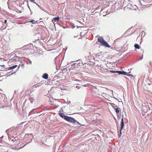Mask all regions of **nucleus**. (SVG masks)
<instances>
[{
  "label": "nucleus",
  "mask_w": 152,
  "mask_h": 152,
  "mask_svg": "<svg viewBox=\"0 0 152 152\" xmlns=\"http://www.w3.org/2000/svg\"><path fill=\"white\" fill-rule=\"evenodd\" d=\"M65 120L69 123H72L73 124H74L75 121H76V120L74 118L68 116H67Z\"/></svg>",
  "instance_id": "obj_1"
},
{
  "label": "nucleus",
  "mask_w": 152,
  "mask_h": 152,
  "mask_svg": "<svg viewBox=\"0 0 152 152\" xmlns=\"http://www.w3.org/2000/svg\"><path fill=\"white\" fill-rule=\"evenodd\" d=\"M110 104L113 107L115 110L116 113L117 114L119 113L121 109L114 104L113 103H110Z\"/></svg>",
  "instance_id": "obj_2"
},
{
  "label": "nucleus",
  "mask_w": 152,
  "mask_h": 152,
  "mask_svg": "<svg viewBox=\"0 0 152 152\" xmlns=\"http://www.w3.org/2000/svg\"><path fill=\"white\" fill-rule=\"evenodd\" d=\"M150 109L149 107H147L144 106L142 107V111L144 113H147L149 111H150Z\"/></svg>",
  "instance_id": "obj_3"
},
{
  "label": "nucleus",
  "mask_w": 152,
  "mask_h": 152,
  "mask_svg": "<svg viewBox=\"0 0 152 152\" xmlns=\"http://www.w3.org/2000/svg\"><path fill=\"white\" fill-rule=\"evenodd\" d=\"M123 118H124V116H123V115L122 118H121V120L120 130H122V129H123V128L124 127V121H123Z\"/></svg>",
  "instance_id": "obj_4"
},
{
  "label": "nucleus",
  "mask_w": 152,
  "mask_h": 152,
  "mask_svg": "<svg viewBox=\"0 0 152 152\" xmlns=\"http://www.w3.org/2000/svg\"><path fill=\"white\" fill-rule=\"evenodd\" d=\"M59 115L61 117L65 120L67 116L63 113H59Z\"/></svg>",
  "instance_id": "obj_5"
},
{
  "label": "nucleus",
  "mask_w": 152,
  "mask_h": 152,
  "mask_svg": "<svg viewBox=\"0 0 152 152\" xmlns=\"http://www.w3.org/2000/svg\"><path fill=\"white\" fill-rule=\"evenodd\" d=\"M97 40L99 42L101 43L102 45L103 44L104 42L105 41L103 38L102 37H99L98 38Z\"/></svg>",
  "instance_id": "obj_6"
},
{
  "label": "nucleus",
  "mask_w": 152,
  "mask_h": 152,
  "mask_svg": "<svg viewBox=\"0 0 152 152\" xmlns=\"http://www.w3.org/2000/svg\"><path fill=\"white\" fill-rule=\"evenodd\" d=\"M117 73H118L119 75H125V74H126V73L125 71H116Z\"/></svg>",
  "instance_id": "obj_7"
},
{
  "label": "nucleus",
  "mask_w": 152,
  "mask_h": 152,
  "mask_svg": "<svg viewBox=\"0 0 152 152\" xmlns=\"http://www.w3.org/2000/svg\"><path fill=\"white\" fill-rule=\"evenodd\" d=\"M19 57L15 56L12 58V60L13 61H19Z\"/></svg>",
  "instance_id": "obj_8"
},
{
  "label": "nucleus",
  "mask_w": 152,
  "mask_h": 152,
  "mask_svg": "<svg viewBox=\"0 0 152 152\" xmlns=\"http://www.w3.org/2000/svg\"><path fill=\"white\" fill-rule=\"evenodd\" d=\"M60 56H57L55 58V63L56 64V69H57V64H58V62L59 60Z\"/></svg>",
  "instance_id": "obj_9"
},
{
  "label": "nucleus",
  "mask_w": 152,
  "mask_h": 152,
  "mask_svg": "<svg viewBox=\"0 0 152 152\" xmlns=\"http://www.w3.org/2000/svg\"><path fill=\"white\" fill-rule=\"evenodd\" d=\"M17 65H13L12 66H11L9 67V68L7 69L6 70V71H8V70H10L11 69H14L17 66Z\"/></svg>",
  "instance_id": "obj_10"
},
{
  "label": "nucleus",
  "mask_w": 152,
  "mask_h": 152,
  "mask_svg": "<svg viewBox=\"0 0 152 152\" xmlns=\"http://www.w3.org/2000/svg\"><path fill=\"white\" fill-rule=\"evenodd\" d=\"M102 45L107 48L110 47V46L108 44V43L105 41H104V43Z\"/></svg>",
  "instance_id": "obj_11"
},
{
  "label": "nucleus",
  "mask_w": 152,
  "mask_h": 152,
  "mask_svg": "<svg viewBox=\"0 0 152 152\" xmlns=\"http://www.w3.org/2000/svg\"><path fill=\"white\" fill-rule=\"evenodd\" d=\"M42 77L45 79H47L48 78V75L46 73H45L43 75Z\"/></svg>",
  "instance_id": "obj_12"
},
{
  "label": "nucleus",
  "mask_w": 152,
  "mask_h": 152,
  "mask_svg": "<svg viewBox=\"0 0 152 152\" xmlns=\"http://www.w3.org/2000/svg\"><path fill=\"white\" fill-rule=\"evenodd\" d=\"M60 18L59 17H56L54 18H53V19L52 20V22H53V21L56 22V21H58L59 20V19Z\"/></svg>",
  "instance_id": "obj_13"
},
{
  "label": "nucleus",
  "mask_w": 152,
  "mask_h": 152,
  "mask_svg": "<svg viewBox=\"0 0 152 152\" xmlns=\"http://www.w3.org/2000/svg\"><path fill=\"white\" fill-rule=\"evenodd\" d=\"M1 97H2V98H1V97H0V99H1V100L2 101L4 102L5 99V97H6L5 95L4 94H3V95L1 96Z\"/></svg>",
  "instance_id": "obj_14"
},
{
  "label": "nucleus",
  "mask_w": 152,
  "mask_h": 152,
  "mask_svg": "<svg viewBox=\"0 0 152 152\" xmlns=\"http://www.w3.org/2000/svg\"><path fill=\"white\" fill-rule=\"evenodd\" d=\"M134 47L135 49H139L140 48V47L137 44H135L134 45Z\"/></svg>",
  "instance_id": "obj_15"
},
{
  "label": "nucleus",
  "mask_w": 152,
  "mask_h": 152,
  "mask_svg": "<svg viewBox=\"0 0 152 152\" xmlns=\"http://www.w3.org/2000/svg\"><path fill=\"white\" fill-rule=\"evenodd\" d=\"M76 121L75 122L74 124L78 126H80L81 125V124L79 122H78L76 120Z\"/></svg>",
  "instance_id": "obj_16"
},
{
  "label": "nucleus",
  "mask_w": 152,
  "mask_h": 152,
  "mask_svg": "<svg viewBox=\"0 0 152 152\" xmlns=\"http://www.w3.org/2000/svg\"><path fill=\"white\" fill-rule=\"evenodd\" d=\"M76 121L75 122L74 124L78 126H80L81 125V124L79 122H78L76 120Z\"/></svg>",
  "instance_id": "obj_17"
},
{
  "label": "nucleus",
  "mask_w": 152,
  "mask_h": 152,
  "mask_svg": "<svg viewBox=\"0 0 152 152\" xmlns=\"http://www.w3.org/2000/svg\"><path fill=\"white\" fill-rule=\"evenodd\" d=\"M31 137L29 138L30 139H28V141H27V144L28 143L30 142L32 140V136L31 135Z\"/></svg>",
  "instance_id": "obj_18"
},
{
  "label": "nucleus",
  "mask_w": 152,
  "mask_h": 152,
  "mask_svg": "<svg viewBox=\"0 0 152 152\" xmlns=\"http://www.w3.org/2000/svg\"><path fill=\"white\" fill-rule=\"evenodd\" d=\"M126 74H125V75L129 77H133L132 75L130 74H129L127 72H126Z\"/></svg>",
  "instance_id": "obj_19"
},
{
  "label": "nucleus",
  "mask_w": 152,
  "mask_h": 152,
  "mask_svg": "<svg viewBox=\"0 0 152 152\" xmlns=\"http://www.w3.org/2000/svg\"><path fill=\"white\" fill-rule=\"evenodd\" d=\"M76 63V67L77 68H79V67H81L82 66V65L80 64V63H79L78 64H77V63Z\"/></svg>",
  "instance_id": "obj_20"
},
{
  "label": "nucleus",
  "mask_w": 152,
  "mask_h": 152,
  "mask_svg": "<svg viewBox=\"0 0 152 152\" xmlns=\"http://www.w3.org/2000/svg\"><path fill=\"white\" fill-rule=\"evenodd\" d=\"M1 138H0V146H3L4 145V142L1 140Z\"/></svg>",
  "instance_id": "obj_21"
},
{
  "label": "nucleus",
  "mask_w": 152,
  "mask_h": 152,
  "mask_svg": "<svg viewBox=\"0 0 152 152\" xmlns=\"http://www.w3.org/2000/svg\"><path fill=\"white\" fill-rule=\"evenodd\" d=\"M8 139L9 140H11L13 142L14 141L16 140V139H15V138H14V139H12V138H11V137H9Z\"/></svg>",
  "instance_id": "obj_22"
},
{
  "label": "nucleus",
  "mask_w": 152,
  "mask_h": 152,
  "mask_svg": "<svg viewBox=\"0 0 152 152\" xmlns=\"http://www.w3.org/2000/svg\"><path fill=\"white\" fill-rule=\"evenodd\" d=\"M1 66L2 67V71H6V70L7 69L6 68H5L4 67L5 66V65H3Z\"/></svg>",
  "instance_id": "obj_23"
},
{
  "label": "nucleus",
  "mask_w": 152,
  "mask_h": 152,
  "mask_svg": "<svg viewBox=\"0 0 152 152\" xmlns=\"http://www.w3.org/2000/svg\"><path fill=\"white\" fill-rule=\"evenodd\" d=\"M37 21H35L34 20H30L29 22H31V23H32L33 24H35V23Z\"/></svg>",
  "instance_id": "obj_24"
},
{
  "label": "nucleus",
  "mask_w": 152,
  "mask_h": 152,
  "mask_svg": "<svg viewBox=\"0 0 152 152\" xmlns=\"http://www.w3.org/2000/svg\"><path fill=\"white\" fill-rule=\"evenodd\" d=\"M76 64H77V63H74L73 64H72V68H75L76 67V65H75Z\"/></svg>",
  "instance_id": "obj_25"
},
{
  "label": "nucleus",
  "mask_w": 152,
  "mask_h": 152,
  "mask_svg": "<svg viewBox=\"0 0 152 152\" xmlns=\"http://www.w3.org/2000/svg\"><path fill=\"white\" fill-rule=\"evenodd\" d=\"M9 73H10L7 74V75H8V76H10V75H11L15 73V72H11H11H10Z\"/></svg>",
  "instance_id": "obj_26"
},
{
  "label": "nucleus",
  "mask_w": 152,
  "mask_h": 152,
  "mask_svg": "<svg viewBox=\"0 0 152 152\" xmlns=\"http://www.w3.org/2000/svg\"><path fill=\"white\" fill-rule=\"evenodd\" d=\"M121 131L122 130H120V133L118 135V137H120L121 136Z\"/></svg>",
  "instance_id": "obj_27"
},
{
  "label": "nucleus",
  "mask_w": 152,
  "mask_h": 152,
  "mask_svg": "<svg viewBox=\"0 0 152 152\" xmlns=\"http://www.w3.org/2000/svg\"><path fill=\"white\" fill-rule=\"evenodd\" d=\"M36 109V108H35V109H33L29 113L30 114H31L32 113H33V111H34V110H35Z\"/></svg>",
  "instance_id": "obj_28"
},
{
  "label": "nucleus",
  "mask_w": 152,
  "mask_h": 152,
  "mask_svg": "<svg viewBox=\"0 0 152 152\" xmlns=\"http://www.w3.org/2000/svg\"><path fill=\"white\" fill-rule=\"evenodd\" d=\"M110 72L113 73H117L116 71H114V70H110Z\"/></svg>",
  "instance_id": "obj_29"
},
{
  "label": "nucleus",
  "mask_w": 152,
  "mask_h": 152,
  "mask_svg": "<svg viewBox=\"0 0 152 152\" xmlns=\"http://www.w3.org/2000/svg\"><path fill=\"white\" fill-rule=\"evenodd\" d=\"M79 63H80V64L82 65V66L84 65L83 63L81 61H80Z\"/></svg>",
  "instance_id": "obj_30"
},
{
  "label": "nucleus",
  "mask_w": 152,
  "mask_h": 152,
  "mask_svg": "<svg viewBox=\"0 0 152 152\" xmlns=\"http://www.w3.org/2000/svg\"><path fill=\"white\" fill-rule=\"evenodd\" d=\"M71 26L73 28H74L75 27V26L73 24L71 25Z\"/></svg>",
  "instance_id": "obj_31"
},
{
  "label": "nucleus",
  "mask_w": 152,
  "mask_h": 152,
  "mask_svg": "<svg viewBox=\"0 0 152 152\" xmlns=\"http://www.w3.org/2000/svg\"><path fill=\"white\" fill-rule=\"evenodd\" d=\"M28 64H31V60H29L28 62Z\"/></svg>",
  "instance_id": "obj_32"
},
{
  "label": "nucleus",
  "mask_w": 152,
  "mask_h": 152,
  "mask_svg": "<svg viewBox=\"0 0 152 152\" xmlns=\"http://www.w3.org/2000/svg\"><path fill=\"white\" fill-rule=\"evenodd\" d=\"M76 88H77V89H79V88L80 87L78 86H76L75 87Z\"/></svg>",
  "instance_id": "obj_33"
},
{
  "label": "nucleus",
  "mask_w": 152,
  "mask_h": 152,
  "mask_svg": "<svg viewBox=\"0 0 152 152\" xmlns=\"http://www.w3.org/2000/svg\"><path fill=\"white\" fill-rule=\"evenodd\" d=\"M9 1H10V0H8V2H7L8 4V3H9ZM8 7L9 9H10V8L9 5V4H8Z\"/></svg>",
  "instance_id": "obj_34"
},
{
  "label": "nucleus",
  "mask_w": 152,
  "mask_h": 152,
  "mask_svg": "<svg viewBox=\"0 0 152 152\" xmlns=\"http://www.w3.org/2000/svg\"><path fill=\"white\" fill-rule=\"evenodd\" d=\"M141 52H142L143 53H144V50L143 49H141Z\"/></svg>",
  "instance_id": "obj_35"
},
{
  "label": "nucleus",
  "mask_w": 152,
  "mask_h": 152,
  "mask_svg": "<svg viewBox=\"0 0 152 152\" xmlns=\"http://www.w3.org/2000/svg\"><path fill=\"white\" fill-rule=\"evenodd\" d=\"M118 39H116L114 41V43L115 42H117L118 41Z\"/></svg>",
  "instance_id": "obj_36"
},
{
  "label": "nucleus",
  "mask_w": 152,
  "mask_h": 152,
  "mask_svg": "<svg viewBox=\"0 0 152 152\" xmlns=\"http://www.w3.org/2000/svg\"><path fill=\"white\" fill-rule=\"evenodd\" d=\"M7 20H4V23L6 24L7 23Z\"/></svg>",
  "instance_id": "obj_37"
},
{
  "label": "nucleus",
  "mask_w": 152,
  "mask_h": 152,
  "mask_svg": "<svg viewBox=\"0 0 152 152\" xmlns=\"http://www.w3.org/2000/svg\"><path fill=\"white\" fill-rule=\"evenodd\" d=\"M143 55H142V56L140 58V60H142L143 59Z\"/></svg>",
  "instance_id": "obj_38"
},
{
  "label": "nucleus",
  "mask_w": 152,
  "mask_h": 152,
  "mask_svg": "<svg viewBox=\"0 0 152 152\" xmlns=\"http://www.w3.org/2000/svg\"><path fill=\"white\" fill-rule=\"evenodd\" d=\"M35 0H31L30 1L31 2H34V1H35Z\"/></svg>",
  "instance_id": "obj_39"
},
{
  "label": "nucleus",
  "mask_w": 152,
  "mask_h": 152,
  "mask_svg": "<svg viewBox=\"0 0 152 152\" xmlns=\"http://www.w3.org/2000/svg\"><path fill=\"white\" fill-rule=\"evenodd\" d=\"M78 36V35H77V36H74L73 37H74V38H75L77 37Z\"/></svg>",
  "instance_id": "obj_40"
},
{
  "label": "nucleus",
  "mask_w": 152,
  "mask_h": 152,
  "mask_svg": "<svg viewBox=\"0 0 152 152\" xmlns=\"http://www.w3.org/2000/svg\"><path fill=\"white\" fill-rule=\"evenodd\" d=\"M41 9V8L40 7L39 5L38 4V5H37Z\"/></svg>",
  "instance_id": "obj_41"
},
{
  "label": "nucleus",
  "mask_w": 152,
  "mask_h": 152,
  "mask_svg": "<svg viewBox=\"0 0 152 152\" xmlns=\"http://www.w3.org/2000/svg\"><path fill=\"white\" fill-rule=\"evenodd\" d=\"M32 13H33L31 11V15H32Z\"/></svg>",
  "instance_id": "obj_42"
},
{
  "label": "nucleus",
  "mask_w": 152,
  "mask_h": 152,
  "mask_svg": "<svg viewBox=\"0 0 152 152\" xmlns=\"http://www.w3.org/2000/svg\"><path fill=\"white\" fill-rule=\"evenodd\" d=\"M34 3L35 4L37 5H38V4H37L35 2H34Z\"/></svg>",
  "instance_id": "obj_43"
},
{
  "label": "nucleus",
  "mask_w": 152,
  "mask_h": 152,
  "mask_svg": "<svg viewBox=\"0 0 152 152\" xmlns=\"http://www.w3.org/2000/svg\"><path fill=\"white\" fill-rule=\"evenodd\" d=\"M39 85H37V86H35V87H39Z\"/></svg>",
  "instance_id": "obj_44"
},
{
  "label": "nucleus",
  "mask_w": 152,
  "mask_h": 152,
  "mask_svg": "<svg viewBox=\"0 0 152 152\" xmlns=\"http://www.w3.org/2000/svg\"><path fill=\"white\" fill-rule=\"evenodd\" d=\"M56 84H57V83H58V81H56Z\"/></svg>",
  "instance_id": "obj_45"
},
{
  "label": "nucleus",
  "mask_w": 152,
  "mask_h": 152,
  "mask_svg": "<svg viewBox=\"0 0 152 152\" xmlns=\"http://www.w3.org/2000/svg\"><path fill=\"white\" fill-rule=\"evenodd\" d=\"M28 7L29 8V9H30V7L28 5Z\"/></svg>",
  "instance_id": "obj_46"
},
{
  "label": "nucleus",
  "mask_w": 152,
  "mask_h": 152,
  "mask_svg": "<svg viewBox=\"0 0 152 152\" xmlns=\"http://www.w3.org/2000/svg\"><path fill=\"white\" fill-rule=\"evenodd\" d=\"M16 92H17V91H15V93L16 94Z\"/></svg>",
  "instance_id": "obj_47"
},
{
  "label": "nucleus",
  "mask_w": 152,
  "mask_h": 152,
  "mask_svg": "<svg viewBox=\"0 0 152 152\" xmlns=\"http://www.w3.org/2000/svg\"><path fill=\"white\" fill-rule=\"evenodd\" d=\"M77 28H79V26H77Z\"/></svg>",
  "instance_id": "obj_48"
},
{
  "label": "nucleus",
  "mask_w": 152,
  "mask_h": 152,
  "mask_svg": "<svg viewBox=\"0 0 152 152\" xmlns=\"http://www.w3.org/2000/svg\"><path fill=\"white\" fill-rule=\"evenodd\" d=\"M63 108V107H62V108H61V111H62V112H63V110H62V108Z\"/></svg>",
  "instance_id": "obj_49"
},
{
  "label": "nucleus",
  "mask_w": 152,
  "mask_h": 152,
  "mask_svg": "<svg viewBox=\"0 0 152 152\" xmlns=\"http://www.w3.org/2000/svg\"><path fill=\"white\" fill-rule=\"evenodd\" d=\"M29 9L30 10V11H31V9H30H30Z\"/></svg>",
  "instance_id": "obj_50"
},
{
  "label": "nucleus",
  "mask_w": 152,
  "mask_h": 152,
  "mask_svg": "<svg viewBox=\"0 0 152 152\" xmlns=\"http://www.w3.org/2000/svg\"><path fill=\"white\" fill-rule=\"evenodd\" d=\"M29 9L30 10V11H31V9H30H30Z\"/></svg>",
  "instance_id": "obj_51"
},
{
  "label": "nucleus",
  "mask_w": 152,
  "mask_h": 152,
  "mask_svg": "<svg viewBox=\"0 0 152 152\" xmlns=\"http://www.w3.org/2000/svg\"><path fill=\"white\" fill-rule=\"evenodd\" d=\"M89 54H90V55H91V53H90V52H89Z\"/></svg>",
  "instance_id": "obj_52"
},
{
  "label": "nucleus",
  "mask_w": 152,
  "mask_h": 152,
  "mask_svg": "<svg viewBox=\"0 0 152 152\" xmlns=\"http://www.w3.org/2000/svg\"><path fill=\"white\" fill-rule=\"evenodd\" d=\"M129 73H131V71H130L129 72Z\"/></svg>",
  "instance_id": "obj_53"
},
{
  "label": "nucleus",
  "mask_w": 152,
  "mask_h": 152,
  "mask_svg": "<svg viewBox=\"0 0 152 152\" xmlns=\"http://www.w3.org/2000/svg\"><path fill=\"white\" fill-rule=\"evenodd\" d=\"M63 28H65V27H63Z\"/></svg>",
  "instance_id": "obj_54"
},
{
  "label": "nucleus",
  "mask_w": 152,
  "mask_h": 152,
  "mask_svg": "<svg viewBox=\"0 0 152 152\" xmlns=\"http://www.w3.org/2000/svg\"><path fill=\"white\" fill-rule=\"evenodd\" d=\"M102 10H101L100 11V12H101V11H102Z\"/></svg>",
  "instance_id": "obj_55"
},
{
  "label": "nucleus",
  "mask_w": 152,
  "mask_h": 152,
  "mask_svg": "<svg viewBox=\"0 0 152 152\" xmlns=\"http://www.w3.org/2000/svg\"><path fill=\"white\" fill-rule=\"evenodd\" d=\"M26 144L24 146H25Z\"/></svg>",
  "instance_id": "obj_56"
},
{
  "label": "nucleus",
  "mask_w": 152,
  "mask_h": 152,
  "mask_svg": "<svg viewBox=\"0 0 152 152\" xmlns=\"http://www.w3.org/2000/svg\"><path fill=\"white\" fill-rule=\"evenodd\" d=\"M152 112H151V114H152Z\"/></svg>",
  "instance_id": "obj_57"
},
{
  "label": "nucleus",
  "mask_w": 152,
  "mask_h": 152,
  "mask_svg": "<svg viewBox=\"0 0 152 152\" xmlns=\"http://www.w3.org/2000/svg\"><path fill=\"white\" fill-rule=\"evenodd\" d=\"M85 86H86V85H84Z\"/></svg>",
  "instance_id": "obj_58"
},
{
  "label": "nucleus",
  "mask_w": 152,
  "mask_h": 152,
  "mask_svg": "<svg viewBox=\"0 0 152 152\" xmlns=\"http://www.w3.org/2000/svg\"><path fill=\"white\" fill-rule=\"evenodd\" d=\"M151 84H149V85H150Z\"/></svg>",
  "instance_id": "obj_59"
}]
</instances>
